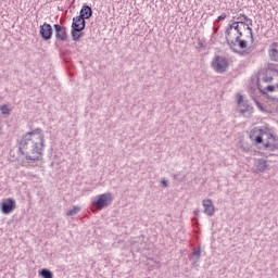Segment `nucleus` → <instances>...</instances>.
Returning <instances> with one entry per match:
<instances>
[{
	"label": "nucleus",
	"mask_w": 278,
	"mask_h": 278,
	"mask_svg": "<svg viewBox=\"0 0 278 278\" xmlns=\"http://www.w3.org/2000/svg\"><path fill=\"white\" fill-rule=\"evenodd\" d=\"M243 151L249 152V148H243Z\"/></svg>",
	"instance_id": "72a5a7b5"
},
{
	"label": "nucleus",
	"mask_w": 278,
	"mask_h": 278,
	"mask_svg": "<svg viewBox=\"0 0 278 278\" xmlns=\"http://www.w3.org/2000/svg\"><path fill=\"white\" fill-rule=\"evenodd\" d=\"M278 88V84L275 85H268L265 90H267L268 92H275V89Z\"/></svg>",
	"instance_id": "5701e85b"
},
{
	"label": "nucleus",
	"mask_w": 278,
	"mask_h": 278,
	"mask_svg": "<svg viewBox=\"0 0 278 278\" xmlns=\"http://www.w3.org/2000/svg\"><path fill=\"white\" fill-rule=\"evenodd\" d=\"M237 18V21L235 23H238V25H247V20H244V14L243 15H240L238 17H235Z\"/></svg>",
	"instance_id": "4be33fe9"
},
{
	"label": "nucleus",
	"mask_w": 278,
	"mask_h": 278,
	"mask_svg": "<svg viewBox=\"0 0 278 278\" xmlns=\"http://www.w3.org/2000/svg\"><path fill=\"white\" fill-rule=\"evenodd\" d=\"M265 149H269V151H277L278 150V138L274 136V139H269L265 142Z\"/></svg>",
	"instance_id": "2eb2a0df"
},
{
	"label": "nucleus",
	"mask_w": 278,
	"mask_h": 278,
	"mask_svg": "<svg viewBox=\"0 0 278 278\" xmlns=\"http://www.w3.org/2000/svg\"><path fill=\"white\" fill-rule=\"evenodd\" d=\"M254 103H255L256 108H258V110H261V112H264V106L261 104L260 101L254 99Z\"/></svg>",
	"instance_id": "a878e982"
},
{
	"label": "nucleus",
	"mask_w": 278,
	"mask_h": 278,
	"mask_svg": "<svg viewBox=\"0 0 278 278\" xmlns=\"http://www.w3.org/2000/svg\"><path fill=\"white\" fill-rule=\"evenodd\" d=\"M2 214H12L13 210H16V200L13 198L3 199L0 204Z\"/></svg>",
	"instance_id": "6e6552de"
},
{
	"label": "nucleus",
	"mask_w": 278,
	"mask_h": 278,
	"mask_svg": "<svg viewBox=\"0 0 278 278\" xmlns=\"http://www.w3.org/2000/svg\"><path fill=\"white\" fill-rule=\"evenodd\" d=\"M250 140H252L254 144H263L266 147V142L275 140V135H273L268 128L262 129L260 127H255L250 131Z\"/></svg>",
	"instance_id": "f03ea898"
},
{
	"label": "nucleus",
	"mask_w": 278,
	"mask_h": 278,
	"mask_svg": "<svg viewBox=\"0 0 278 278\" xmlns=\"http://www.w3.org/2000/svg\"><path fill=\"white\" fill-rule=\"evenodd\" d=\"M86 29V21L83 20L79 15L73 17L72 22V38L75 42L79 40L84 36V30Z\"/></svg>",
	"instance_id": "20e7f679"
},
{
	"label": "nucleus",
	"mask_w": 278,
	"mask_h": 278,
	"mask_svg": "<svg viewBox=\"0 0 278 278\" xmlns=\"http://www.w3.org/2000/svg\"><path fill=\"white\" fill-rule=\"evenodd\" d=\"M226 43L233 53H238L239 55H249L251 51H249V42L244 39H240L233 37V39L226 38Z\"/></svg>",
	"instance_id": "7ed1b4c3"
},
{
	"label": "nucleus",
	"mask_w": 278,
	"mask_h": 278,
	"mask_svg": "<svg viewBox=\"0 0 278 278\" xmlns=\"http://www.w3.org/2000/svg\"><path fill=\"white\" fill-rule=\"evenodd\" d=\"M268 161L264 159H256L254 161V167L258 173H264L268 168Z\"/></svg>",
	"instance_id": "4468645a"
},
{
	"label": "nucleus",
	"mask_w": 278,
	"mask_h": 278,
	"mask_svg": "<svg viewBox=\"0 0 278 278\" xmlns=\"http://www.w3.org/2000/svg\"><path fill=\"white\" fill-rule=\"evenodd\" d=\"M212 68L215 71V73H227V68H229V62L227 61V58L222 55H215L211 63Z\"/></svg>",
	"instance_id": "39448f33"
},
{
	"label": "nucleus",
	"mask_w": 278,
	"mask_h": 278,
	"mask_svg": "<svg viewBox=\"0 0 278 278\" xmlns=\"http://www.w3.org/2000/svg\"><path fill=\"white\" fill-rule=\"evenodd\" d=\"M195 216H199V210L194 211Z\"/></svg>",
	"instance_id": "473e14b6"
},
{
	"label": "nucleus",
	"mask_w": 278,
	"mask_h": 278,
	"mask_svg": "<svg viewBox=\"0 0 278 278\" xmlns=\"http://www.w3.org/2000/svg\"><path fill=\"white\" fill-rule=\"evenodd\" d=\"M39 275L42 278H53V271L49 270L47 268H43V269L39 270Z\"/></svg>",
	"instance_id": "a211bd4d"
},
{
	"label": "nucleus",
	"mask_w": 278,
	"mask_h": 278,
	"mask_svg": "<svg viewBox=\"0 0 278 278\" xmlns=\"http://www.w3.org/2000/svg\"><path fill=\"white\" fill-rule=\"evenodd\" d=\"M226 39L228 38H242V30L240 29V25L238 22L230 23L225 30Z\"/></svg>",
	"instance_id": "0eeeda50"
},
{
	"label": "nucleus",
	"mask_w": 278,
	"mask_h": 278,
	"mask_svg": "<svg viewBox=\"0 0 278 278\" xmlns=\"http://www.w3.org/2000/svg\"><path fill=\"white\" fill-rule=\"evenodd\" d=\"M45 131L42 128H36L23 134L17 139L20 155H24L27 162H40L45 153Z\"/></svg>",
	"instance_id": "f257e3e1"
},
{
	"label": "nucleus",
	"mask_w": 278,
	"mask_h": 278,
	"mask_svg": "<svg viewBox=\"0 0 278 278\" xmlns=\"http://www.w3.org/2000/svg\"><path fill=\"white\" fill-rule=\"evenodd\" d=\"M270 99H273V101H276L277 99H275V98H270ZM278 101V100H277Z\"/></svg>",
	"instance_id": "f704fd0d"
},
{
	"label": "nucleus",
	"mask_w": 278,
	"mask_h": 278,
	"mask_svg": "<svg viewBox=\"0 0 278 278\" xmlns=\"http://www.w3.org/2000/svg\"><path fill=\"white\" fill-rule=\"evenodd\" d=\"M202 205L204 207V214H206V216H214V214L216 213V207H214V202H212L211 199L203 200Z\"/></svg>",
	"instance_id": "9b49d317"
},
{
	"label": "nucleus",
	"mask_w": 278,
	"mask_h": 278,
	"mask_svg": "<svg viewBox=\"0 0 278 278\" xmlns=\"http://www.w3.org/2000/svg\"><path fill=\"white\" fill-rule=\"evenodd\" d=\"M266 70H267L270 74H271V73H277V75H278V65H275V64H273V63H268Z\"/></svg>",
	"instance_id": "aec40b11"
},
{
	"label": "nucleus",
	"mask_w": 278,
	"mask_h": 278,
	"mask_svg": "<svg viewBox=\"0 0 278 278\" xmlns=\"http://www.w3.org/2000/svg\"><path fill=\"white\" fill-rule=\"evenodd\" d=\"M83 21L92 17V8L88 4L83 5L80 9L79 15Z\"/></svg>",
	"instance_id": "ddd939ff"
},
{
	"label": "nucleus",
	"mask_w": 278,
	"mask_h": 278,
	"mask_svg": "<svg viewBox=\"0 0 278 278\" xmlns=\"http://www.w3.org/2000/svg\"><path fill=\"white\" fill-rule=\"evenodd\" d=\"M261 79L265 84H270V81H273V74L268 70H266L261 74Z\"/></svg>",
	"instance_id": "dca6fc26"
},
{
	"label": "nucleus",
	"mask_w": 278,
	"mask_h": 278,
	"mask_svg": "<svg viewBox=\"0 0 278 278\" xmlns=\"http://www.w3.org/2000/svg\"><path fill=\"white\" fill-rule=\"evenodd\" d=\"M243 20L247 21L249 27H251V25H253V20L249 18V16L243 15Z\"/></svg>",
	"instance_id": "bb28decb"
},
{
	"label": "nucleus",
	"mask_w": 278,
	"mask_h": 278,
	"mask_svg": "<svg viewBox=\"0 0 278 278\" xmlns=\"http://www.w3.org/2000/svg\"><path fill=\"white\" fill-rule=\"evenodd\" d=\"M243 101H244V97H242V94L238 93V99H237L238 105H242Z\"/></svg>",
	"instance_id": "393cba45"
},
{
	"label": "nucleus",
	"mask_w": 278,
	"mask_h": 278,
	"mask_svg": "<svg viewBox=\"0 0 278 278\" xmlns=\"http://www.w3.org/2000/svg\"><path fill=\"white\" fill-rule=\"evenodd\" d=\"M268 56L271 62H278V42H273L269 46Z\"/></svg>",
	"instance_id": "f8f14e48"
},
{
	"label": "nucleus",
	"mask_w": 278,
	"mask_h": 278,
	"mask_svg": "<svg viewBox=\"0 0 278 278\" xmlns=\"http://www.w3.org/2000/svg\"><path fill=\"white\" fill-rule=\"evenodd\" d=\"M173 179H175L176 181H179L178 175H177V174H174V175H173Z\"/></svg>",
	"instance_id": "c756f323"
},
{
	"label": "nucleus",
	"mask_w": 278,
	"mask_h": 278,
	"mask_svg": "<svg viewBox=\"0 0 278 278\" xmlns=\"http://www.w3.org/2000/svg\"><path fill=\"white\" fill-rule=\"evenodd\" d=\"M0 111H1V114H4V115H10V112H12V110L8 104L1 105Z\"/></svg>",
	"instance_id": "412c9836"
},
{
	"label": "nucleus",
	"mask_w": 278,
	"mask_h": 278,
	"mask_svg": "<svg viewBox=\"0 0 278 278\" xmlns=\"http://www.w3.org/2000/svg\"><path fill=\"white\" fill-rule=\"evenodd\" d=\"M245 25H247V29L250 31L251 41L253 42V40H254V37H253V28H251V26H249V24H245Z\"/></svg>",
	"instance_id": "b1692460"
},
{
	"label": "nucleus",
	"mask_w": 278,
	"mask_h": 278,
	"mask_svg": "<svg viewBox=\"0 0 278 278\" xmlns=\"http://www.w3.org/2000/svg\"><path fill=\"white\" fill-rule=\"evenodd\" d=\"M161 184H162L163 188H168V180L163 179V180L161 181Z\"/></svg>",
	"instance_id": "c85d7f7f"
},
{
	"label": "nucleus",
	"mask_w": 278,
	"mask_h": 278,
	"mask_svg": "<svg viewBox=\"0 0 278 278\" xmlns=\"http://www.w3.org/2000/svg\"><path fill=\"white\" fill-rule=\"evenodd\" d=\"M263 94H266L267 99H271L270 96L266 93V91H263Z\"/></svg>",
	"instance_id": "2f4dec72"
},
{
	"label": "nucleus",
	"mask_w": 278,
	"mask_h": 278,
	"mask_svg": "<svg viewBox=\"0 0 278 278\" xmlns=\"http://www.w3.org/2000/svg\"><path fill=\"white\" fill-rule=\"evenodd\" d=\"M112 193H102L92 202V205L96 207V210H103V207H108V205L112 203Z\"/></svg>",
	"instance_id": "423d86ee"
},
{
	"label": "nucleus",
	"mask_w": 278,
	"mask_h": 278,
	"mask_svg": "<svg viewBox=\"0 0 278 278\" xmlns=\"http://www.w3.org/2000/svg\"><path fill=\"white\" fill-rule=\"evenodd\" d=\"M200 258H201V248H198L192 252L190 262H193V264H197V262H199Z\"/></svg>",
	"instance_id": "f3484780"
},
{
	"label": "nucleus",
	"mask_w": 278,
	"mask_h": 278,
	"mask_svg": "<svg viewBox=\"0 0 278 278\" xmlns=\"http://www.w3.org/2000/svg\"><path fill=\"white\" fill-rule=\"evenodd\" d=\"M218 29H219V27H214L213 28L214 34H218Z\"/></svg>",
	"instance_id": "7c9ffc66"
},
{
	"label": "nucleus",
	"mask_w": 278,
	"mask_h": 278,
	"mask_svg": "<svg viewBox=\"0 0 278 278\" xmlns=\"http://www.w3.org/2000/svg\"><path fill=\"white\" fill-rule=\"evenodd\" d=\"M79 212H81V207L79 206H73V208L68 210L66 212L67 216H76V214H79Z\"/></svg>",
	"instance_id": "6ab92c4d"
},
{
	"label": "nucleus",
	"mask_w": 278,
	"mask_h": 278,
	"mask_svg": "<svg viewBox=\"0 0 278 278\" xmlns=\"http://www.w3.org/2000/svg\"><path fill=\"white\" fill-rule=\"evenodd\" d=\"M227 18V14L226 13H222L218 17L217 21H225Z\"/></svg>",
	"instance_id": "cd10ccee"
},
{
	"label": "nucleus",
	"mask_w": 278,
	"mask_h": 278,
	"mask_svg": "<svg viewBox=\"0 0 278 278\" xmlns=\"http://www.w3.org/2000/svg\"><path fill=\"white\" fill-rule=\"evenodd\" d=\"M53 27L56 40H62V42L66 41L68 38L66 35V27L61 26L60 24H54Z\"/></svg>",
	"instance_id": "9d476101"
},
{
	"label": "nucleus",
	"mask_w": 278,
	"mask_h": 278,
	"mask_svg": "<svg viewBox=\"0 0 278 278\" xmlns=\"http://www.w3.org/2000/svg\"><path fill=\"white\" fill-rule=\"evenodd\" d=\"M39 36L45 41L51 40V38H53V27L51 26V24L43 23L42 25H40Z\"/></svg>",
	"instance_id": "1a4fd4ad"
}]
</instances>
